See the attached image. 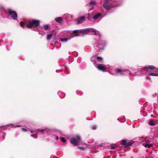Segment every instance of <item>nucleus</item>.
I'll return each instance as SVG.
<instances>
[{
	"mask_svg": "<svg viewBox=\"0 0 158 158\" xmlns=\"http://www.w3.org/2000/svg\"><path fill=\"white\" fill-rule=\"evenodd\" d=\"M115 71L117 73H121V75L123 74V70L118 69H115Z\"/></svg>",
	"mask_w": 158,
	"mask_h": 158,
	"instance_id": "18",
	"label": "nucleus"
},
{
	"mask_svg": "<svg viewBox=\"0 0 158 158\" xmlns=\"http://www.w3.org/2000/svg\"><path fill=\"white\" fill-rule=\"evenodd\" d=\"M46 130V128L44 129H37L36 130V132L37 134H38L37 132H40L41 133H43L45 132Z\"/></svg>",
	"mask_w": 158,
	"mask_h": 158,
	"instance_id": "13",
	"label": "nucleus"
},
{
	"mask_svg": "<svg viewBox=\"0 0 158 158\" xmlns=\"http://www.w3.org/2000/svg\"><path fill=\"white\" fill-rule=\"evenodd\" d=\"M93 8H89V11H90L92 10L93 9Z\"/></svg>",
	"mask_w": 158,
	"mask_h": 158,
	"instance_id": "42",
	"label": "nucleus"
},
{
	"mask_svg": "<svg viewBox=\"0 0 158 158\" xmlns=\"http://www.w3.org/2000/svg\"><path fill=\"white\" fill-rule=\"evenodd\" d=\"M152 96L153 97L156 98L157 100L158 101V94H156L155 93L154 94H152Z\"/></svg>",
	"mask_w": 158,
	"mask_h": 158,
	"instance_id": "28",
	"label": "nucleus"
},
{
	"mask_svg": "<svg viewBox=\"0 0 158 158\" xmlns=\"http://www.w3.org/2000/svg\"><path fill=\"white\" fill-rule=\"evenodd\" d=\"M31 133H34V131H33L31 130Z\"/></svg>",
	"mask_w": 158,
	"mask_h": 158,
	"instance_id": "44",
	"label": "nucleus"
},
{
	"mask_svg": "<svg viewBox=\"0 0 158 158\" xmlns=\"http://www.w3.org/2000/svg\"><path fill=\"white\" fill-rule=\"evenodd\" d=\"M79 148L80 149H81V150H83L84 148H82V147H79Z\"/></svg>",
	"mask_w": 158,
	"mask_h": 158,
	"instance_id": "40",
	"label": "nucleus"
},
{
	"mask_svg": "<svg viewBox=\"0 0 158 158\" xmlns=\"http://www.w3.org/2000/svg\"><path fill=\"white\" fill-rule=\"evenodd\" d=\"M20 25H21V26L23 27H23V23L22 22H21L20 23Z\"/></svg>",
	"mask_w": 158,
	"mask_h": 158,
	"instance_id": "37",
	"label": "nucleus"
},
{
	"mask_svg": "<svg viewBox=\"0 0 158 158\" xmlns=\"http://www.w3.org/2000/svg\"><path fill=\"white\" fill-rule=\"evenodd\" d=\"M115 148V147L114 146H112L111 147V149H114Z\"/></svg>",
	"mask_w": 158,
	"mask_h": 158,
	"instance_id": "41",
	"label": "nucleus"
},
{
	"mask_svg": "<svg viewBox=\"0 0 158 158\" xmlns=\"http://www.w3.org/2000/svg\"><path fill=\"white\" fill-rule=\"evenodd\" d=\"M31 137H34V135H33V134L31 135Z\"/></svg>",
	"mask_w": 158,
	"mask_h": 158,
	"instance_id": "45",
	"label": "nucleus"
},
{
	"mask_svg": "<svg viewBox=\"0 0 158 158\" xmlns=\"http://www.w3.org/2000/svg\"><path fill=\"white\" fill-rule=\"evenodd\" d=\"M57 94L61 98H63L65 96V94L61 91H58Z\"/></svg>",
	"mask_w": 158,
	"mask_h": 158,
	"instance_id": "10",
	"label": "nucleus"
},
{
	"mask_svg": "<svg viewBox=\"0 0 158 158\" xmlns=\"http://www.w3.org/2000/svg\"><path fill=\"white\" fill-rule=\"evenodd\" d=\"M20 126V125H17L16 127H19Z\"/></svg>",
	"mask_w": 158,
	"mask_h": 158,
	"instance_id": "46",
	"label": "nucleus"
},
{
	"mask_svg": "<svg viewBox=\"0 0 158 158\" xmlns=\"http://www.w3.org/2000/svg\"><path fill=\"white\" fill-rule=\"evenodd\" d=\"M25 58L24 57H22L21 59V60H25Z\"/></svg>",
	"mask_w": 158,
	"mask_h": 158,
	"instance_id": "43",
	"label": "nucleus"
},
{
	"mask_svg": "<svg viewBox=\"0 0 158 158\" xmlns=\"http://www.w3.org/2000/svg\"><path fill=\"white\" fill-rule=\"evenodd\" d=\"M80 30H74L73 31V32L74 34L76 33V32L77 33V34L76 35V36H81V35L80 32Z\"/></svg>",
	"mask_w": 158,
	"mask_h": 158,
	"instance_id": "16",
	"label": "nucleus"
},
{
	"mask_svg": "<svg viewBox=\"0 0 158 158\" xmlns=\"http://www.w3.org/2000/svg\"><path fill=\"white\" fill-rule=\"evenodd\" d=\"M40 23V21L37 20L32 19L31 21L28 22L26 24V27L28 28H31L32 27H36L38 26Z\"/></svg>",
	"mask_w": 158,
	"mask_h": 158,
	"instance_id": "5",
	"label": "nucleus"
},
{
	"mask_svg": "<svg viewBox=\"0 0 158 158\" xmlns=\"http://www.w3.org/2000/svg\"><path fill=\"white\" fill-rule=\"evenodd\" d=\"M44 29L45 30H48L49 27H50V25L49 24L45 25L43 26Z\"/></svg>",
	"mask_w": 158,
	"mask_h": 158,
	"instance_id": "21",
	"label": "nucleus"
},
{
	"mask_svg": "<svg viewBox=\"0 0 158 158\" xmlns=\"http://www.w3.org/2000/svg\"><path fill=\"white\" fill-rule=\"evenodd\" d=\"M145 68L146 69L153 70L155 68V67L153 65H147L145 67Z\"/></svg>",
	"mask_w": 158,
	"mask_h": 158,
	"instance_id": "14",
	"label": "nucleus"
},
{
	"mask_svg": "<svg viewBox=\"0 0 158 158\" xmlns=\"http://www.w3.org/2000/svg\"><path fill=\"white\" fill-rule=\"evenodd\" d=\"M127 143L125 140H123L121 141V144L122 145H124L125 147H127Z\"/></svg>",
	"mask_w": 158,
	"mask_h": 158,
	"instance_id": "17",
	"label": "nucleus"
},
{
	"mask_svg": "<svg viewBox=\"0 0 158 158\" xmlns=\"http://www.w3.org/2000/svg\"><path fill=\"white\" fill-rule=\"evenodd\" d=\"M102 15V14L101 13H98L93 17L92 18L95 20H96L98 19L100 16H101Z\"/></svg>",
	"mask_w": 158,
	"mask_h": 158,
	"instance_id": "11",
	"label": "nucleus"
},
{
	"mask_svg": "<svg viewBox=\"0 0 158 158\" xmlns=\"http://www.w3.org/2000/svg\"><path fill=\"white\" fill-rule=\"evenodd\" d=\"M148 124L151 126H154L156 124V122L152 119H150L148 123Z\"/></svg>",
	"mask_w": 158,
	"mask_h": 158,
	"instance_id": "12",
	"label": "nucleus"
},
{
	"mask_svg": "<svg viewBox=\"0 0 158 158\" xmlns=\"http://www.w3.org/2000/svg\"><path fill=\"white\" fill-rule=\"evenodd\" d=\"M96 2L95 1H91L89 3L87 4V5H96Z\"/></svg>",
	"mask_w": 158,
	"mask_h": 158,
	"instance_id": "25",
	"label": "nucleus"
},
{
	"mask_svg": "<svg viewBox=\"0 0 158 158\" xmlns=\"http://www.w3.org/2000/svg\"><path fill=\"white\" fill-rule=\"evenodd\" d=\"M103 14V16H105L107 15V12H105Z\"/></svg>",
	"mask_w": 158,
	"mask_h": 158,
	"instance_id": "38",
	"label": "nucleus"
},
{
	"mask_svg": "<svg viewBox=\"0 0 158 158\" xmlns=\"http://www.w3.org/2000/svg\"><path fill=\"white\" fill-rule=\"evenodd\" d=\"M97 128L96 125H94L92 127V129L93 130H95Z\"/></svg>",
	"mask_w": 158,
	"mask_h": 158,
	"instance_id": "35",
	"label": "nucleus"
},
{
	"mask_svg": "<svg viewBox=\"0 0 158 158\" xmlns=\"http://www.w3.org/2000/svg\"><path fill=\"white\" fill-rule=\"evenodd\" d=\"M134 141H131L127 143V147L130 146H131L134 143Z\"/></svg>",
	"mask_w": 158,
	"mask_h": 158,
	"instance_id": "26",
	"label": "nucleus"
},
{
	"mask_svg": "<svg viewBox=\"0 0 158 158\" xmlns=\"http://www.w3.org/2000/svg\"><path fill=\"white\" fill-rule=\"evenodd\" d=\"M22 129L23 131H27V129H26L24 128H22Z\"/></svg>",
	"mask_w": 158,
	"mask_h": 158,
	"instance_id": "36",
	"label": "nucleus"
},
{
	"mask_svg": "<svg viewBox=\"0 0 158 158\" xmlns=\"http://www.w3.org/2000/svg\"><path fill=\"white\" fill-rule=\"evenodd\" d=\"M123 0H104L103 6L106 10L120 6L123 4Z\"/></svg>",
	"mask_w": 158,
	"mask_h": 158,
	"instance_id": "1",
	"label": "nucleus"
},
{
	"mask_svg": "<svg viewBox=\"0 0 158 158\" xmlns=\"http://www.w3.org/2000/svg\"><path fill=\"white\" fill-rule=\"evenodd\" d=\"M149 76H158V73H149L148 74Z\"/></svg>",
	"mask_w": 158,
	"mask_h": 158,
	"instance_id": "22",
	"label": "nucleus"
},
{
	"mask_svg": "<svg viewBox=\"0 0 158 158\" xmlns=\"http://www.w3.org/2000/svg\"><path fill=\"white\" fill-rule=\"evenodd\" d=\"M14 127L15 126H14V125L13 124H10L5 126H4L2 127V128L4 129H10L12 127Z\"/></svg>",
	"mask_w": 158,
	"mask_h": 158,
	"instance_id": "8",
	"label": "nucleus"
},
{
	"mask_svg": "<svg viewBox=\"0 0 158 158\" xmlns=\"http://www.w3.org/2000/svg\"><path fill=\"white\" fill-rule=\"evenodd\" d=\"M40 34H41V33H40V32H39Z\"/></svg>",
	"mask_w": 158,
	"mask_h": 158,
	"instance_id": "47",
	"label": "nucleus"
},
{
	"mask_svg": "<svg viewBox=\"0 0 158 158\" xmlns=\"http://www.w3.org/2000/svg\"><path fill=\"white\" fill-rule=\"evenodd\" d=\"M96 56H93L91 58H90V60L91 61L93 62V63L95 62V60H96Z\"/></svg>",
	"mask_w": 158,
	"mask_h": 158,
	"instance_id": "24",
	"label": "nucleus"
},
{
	"mask_svg": "<svg viewBox=\"0 0 158 158\" xmlns=\"http://www.w3.org/2000/svg\"><path fill=\"white\" fill-rule=\"evenodd\" d=\"M53 137H55V139L56 140H58V139H59V137L57 136V135H53Z\"/></svg>",
	"mask_w": 158,
	"mask_h": 158,
	"instance_id": "33",
	"label": "nucleus"
},
{
	"mask_svg": "<svg viewBox=\"0 0 158 158\" xmlns=\"http://www.w3.org/2000/svg\"><path fill=\"white\" fill-rule=\"evenodd\" d=\"M6 135V134L5 133L3 132H0V136H2V140H3L5 139V136Z\"/></svg>",
	"mask_w": 158,
	"mask_h": 158,
	"instance_id": "19",
	"label": "nucleus"
},
{
	"mask_svg": "<svg viewBox=\"0 0 158 158\" xmlns=\"http://www.w3.org/2000/svg\"><path fill=\"white\" fill-rule=\"evenodd\" d=\"M152 143H151V144L146 143L144 145V147L146 148H150L152 146Z\"/></svg>",
	"mask_w": 158,
	"mask_h": 158,
	"instance_id": "20",
	"label": "nucleus"
},
{
	"mask_svg": "<svg viewBox=\"0 0 158 158\" xmlns=\"http://www.w3.org/2000/svg\"><path fill=\"white\" fill-rule=\"evenodd\" d=\"M75 22H76V23L77 24H79L82 23V22L80 20H76Z\"/></svg>",
	"mask_w": 158,
	"mask_h": 158,
	"instance_id": "30",
	"label": "nucleus"
},
{
	"mask_svg": "<svg viewBox=\"0 0 158 158\" xmlns=\"http://www.w3.org/2000/svg\"><path fill=\"white\" fill-rule=\"evenodd\" d=\"M68 40V39L67 38H61V39H60V40L61 41L66 42Z\"/></svg>",
	"mask_w": 158,
	"mask_h": 158,
	"instance_id": "29",
	"label": "nucleus"
},
{
	"mask_svg": "<svg viewBox=\"0 0 158 158\" xmlns=\"http://www.w3.org/2000/svg\"><path fill=\"white\" fill-rule=\"evenodd\" d=\"M124 73H126L127 74H130V71L128 69H125L123 70V74Z\"/></svg>",
	"mask_w": 158,
	"mask_h": 158,
	"instance_id": "23",
	"label": "nucleus"
},
{
	"mask_svg": "<svg viewBox=\"0 0 158 158\" xmlns=\"http://www.w3.org/2000/svg\"><path fill=\"white\" fill-rule=\"evenodd\" d=\"M105 144L104 143L100 144L99 145L100 146H104Z\"/></svg>",
	"mask_w": 158,
	"mask_h": 158,
	"instance_id": "39",
	"label": "nucleus"
},
{
	"mask_svg": "<svg viewBox=\"0 0 158 158\" xmlns=\"http://www.w3.org/2000/svg\"><path fill=\"white\" fill-rule=\"evenodd\" d=\"M103 61V59L102 57L97 56L96 58V60H95V62H94V64L95 66L99 70L104 72L105 71L106 67L105 66L99 64L102 63Z\"/></svg>",
	"mask_w": 158,
	"mask_h": 158,
	"instance_id": "2",
	"label": "nucleus"
},
{
	"mask_svg": "<svg viewBox=\"0 0 158 158\" xmlns=\"http://www.w3.org/2000/svg\"><path fill=\"white\" fill-rule=\"evenodd\" d=\"M55 20L58 23H60L62 21L63 19L61 17H58L56 18Z\"/></svg>",
	"mask_w": 158,
	"mask_h": 158,
	"instance_id": "15",
	"label": "nucleus"
},
{
	"mask_svg": "<svg viewBox=\"0 0 158 158\" xmlns=\"http://www.w3.org/2000/svg\"><path fill=\"white\" fill-rule=\"evenodd\" d=\"M77 139L74 138L72 137L70 139V143L74 146H77L78 143V141L81 140V138L79 135L76 136Z\"/></svg>",
	"mask_w": 158,
	"mask_h": 158,
	"instance_id": "6",
	"label": "nucleus"
},
{
	"mask_svg": "<svg viewBox=\"0 0 158 158\" xmlns=\"http://www.w3.org/2000/svg\"><path fill=\"white\" fill-rule=\"evenodd\" d=\"M80 32L81 33V36L85 35H91L92 34L91 32L94 33V34L95 35H98V31L95 29L92 28H86L80 30Z\"/></svg>",
	"mask_w": 158,
	"mask_h": 158,
	"instance_id": "4",
	"label": "nucleus"
},
{
	"mask_svg": "<svg viewBox=\"0 0 158 158\" xmlns=\"http://www.w3.org/2000/svg\"><path fill=\"white\" fill-rule=\"evenodd\" d=\"M61 140L63 141L64 143H65L66 141V140L64 137H62L61 139Z\"/></svg>",
	"mask_w": 158,
	"mask_h": 158,
	"instance_id": "32",
	"label": "nucleus"
},
{
	"mask_svg": "<svg viewBox=\"0 0 158 158\" xmlns=\"http://www.w3.org/2000/svg\"><path fill=\"white\" fill-rule=\"evenodd\" d=\"M77 94L78 95H82L83 94V93L81 92L80 91H77Z\"/></svg>",
	"mask_w": 158,
	"mask_h": 158,
	"instance_id": "31",
	"label": "nucleus"
},
{
	"mask_svg": "<svg viewBox=\"0 0 158 158\" xmlns=\"http://www.w3.org/2000/svg\"><path fill=\"white\" fill-rule=\"evenodd\" d=\"M98 40L94 44V48L96 50L103 49L106 44V42L101 39V35L99 34L98 35Z\"/></svg>",
	"mask_w": 158,
	"mask_h": 158,
	"instance_id": "3",
	"label": "nucleus"
},
{
	"mask_svg": "<svg viewBox=\"0 0 158 158\" xmlns=\"http://www.w3.org/2000/svg\"><path fill=\"white\" fill-rule=\"evenodd\" d=\"M146 69H145V68L144 69L139 68L138 69V72L141 73L142 74H143L146 73L147 70Z\"/></svg>",
	"mask_w": 158,
	"mask_h": 158,
	"instance_id": "9",
	"label": "nucleus"
},
{
	"mask_svg": "<svg viewBox=\"0 0 158 158\" xmlns=\"http://www.w3.org/2000/svg\"><path fill=\"white\" fill-rule=\"evenodd\" d=\"M52 35L51 34H48L47 35V39L48 40H49L51 39V38L52 37Z\"/></svg>",
	"mask_w": 158,
	"mask_h": 158,
	"instance_id": "27",
	"label": "nucleus"
},
{
	"mask_svg": "<svg viewBox=\"0 0 158 158\" xmlns=\"http://www.w3.org/2000/svg\"><path fill=\"white\" fill-rule=\"evenodd\" d=\"M80 19L82 20H85V16H82L81 17Z\"/></svg>",
	"mask_w": 158,
	"mask_h": 158,
	"instance_id": "34",
	"label": "nucleus"
},
{
	"mask_svg": "<svg viewBox=\"0 0 158 158\" xmlns=\"http://www.w3.org/2000/svg\"><path fill=\"white\" fill-rule=\"evenodd\" d=\"M8 13L9 15L13 19L16 20L17 19V14L15 11L11 10H9Z\"/></svg>",
	"mask_w": 158,
	"mask_h": 158,
	"instance_id": "7",
	"label": "nucleus"
}]
</instances>
